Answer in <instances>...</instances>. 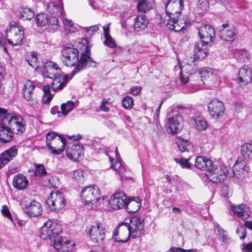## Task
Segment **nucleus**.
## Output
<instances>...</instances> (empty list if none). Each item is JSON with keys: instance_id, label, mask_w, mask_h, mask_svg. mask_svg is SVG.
Masks as SVG:
<instances>
[{"instance_id": "f257e3e1", "label": "nucleus", "mask_w": 252, "mask_h": 252, "mask_svg": "<svg viewBox=\"0 0 252 252\" xmlns=\"http://www.w3.org/2000/svg\"><path fill=\"white\" fill-rule=\"evenodd\" d=\"M62 231L61 225L57 220H49L40 228V237L42 239L50 240L54 248L60 252H67L71 245L68 240L63 239L59 235Z\"/></svg>"}, {"instance_id": "f03ea898", "label": "nucleus", "mask_w": 252, "mask_h": 252, "mask_svg": "<svg viewBox=\"0 0 252 252\" xmlns=\"http://www.w3.org/2000/svg\"><path fill=\"white\" fill-rule=\"evenodd\" d=\"M144 219L140 216H136L131 218L129 223L126 222L120 224L115 229L113 234V239L115 241L125 243L128 241V237L125 239H121L118 237L119 231L121 227L122 229L128 233V235L133 238L138 237L141 235L144 231Z\"/></svg>"}, {"instance_id": "7ed1b4c3", "label": "nucleus", "mask_w": 252, "mask_h": 252, "mask_svg": "<svg viewBox=\"0 0 252 252\" xmlns=\"http://www.w3.org/2000/svg\"><path fill=\"white\" fill-rule=\"evenodd\" d=\"M229 170L230 168L224 165L216 166L212 164V169L208 170V178L214 183H219L223 182L227 177H231L233 175L237 176L238 178H242L246 176L244 171L242 167L239 170H237V166L234 165L232 173H230Z\"/></svg>"}, {"instance_id": "20e7f679", "label": "nucleus", "mask_w": 252, "mask_h": 252, "mask_svg": "<svg viewBox=\"0 0 252 252\" xmlns=\"http://www.w3.org/2000/svg\"><path fill=\"white\" fill-rule=\"evenodd\" d=\"M5 35L9 44L13 46L21 45L24 39V28L18 24H10L6 29Z\"/></svg>"}, {"instance_id": "39448f33", "label": "nucleus", "mask_w": 252, "mask_h": 252, "mask_svg": "<svg viewBox=\"0 0 252 252\" xmlns=\"http://www.w3.org/2000/svg\"><path fill=\"white\" fill-rule=\"evenodd\" d=\"M79 52L73 45L63 46L61 51V60L66 66H76L78 63Z\"/></svg>"}, {"instance_id": "423d86ee", "label": "nucleus", "mask_w": 252, "mask_h": 252, "mask_svg": "<svg viewBox=\"0 0 252 252\" xmlns=\"http://www.w3.org/2000/svg\"><path fill=\"white\" fill-rule=\"evenodd\" d=\"M81 197L86 204H94L100 201V190L95 185L84 188L82 189Z\"/></svg>"}, {"instance_id": "0eeeda50", "label": "nucleus", "mask_w": 252, "mask_h": 252, "mask_svg": "<svg viewBox=\"0 0 252 252\" xmlns=\"http://www.w3.org/2000/svg\"><path fill=\"white\" fill-rule=\"evenodd\" d=\"M85 49V51L81 54L80 59L78 60V63H77L76 67L72 71L73 75L79 72L86 66L93 67L96 66L97 63L94 61L90 56L91 49L90 47L86 46Z\"/></svg>"}, {"instance_id": "6e6552de", "label": "nucleus", "mask_w": 252, "mask_h": 252, "mask_svg": "<svg viewBox=\"0 0 252 252\" xmlns=\"http://www.w3.org/2000/svg\"><path fill=\"white\" fill-rule=\"evenodd\" d=\"M65 199L63 194L59 191H52L45 203L51 210L57 211L64 208Z\"/></svg>"}, {"instance_id": "1a4fd4ad", "label": "nucleus", "mask_w": 252, "mask_h": 252, "mask_svg": "<svg viewBox=\"0 0 252 252\" xmlns=\"http://www.w3.org/2000/svg\"><path fill=\"white\" fill-rule=\"evenodd\" d=\"M4 121L13 133H22L26 130V121L19 115L13 114L10 116L8 120L5 119Z\"/></svg>"}, {"instance_id": "9d476101", "label": "nucleus", "mask_w": 252, "mask_h": 252, "mask_svg": "<svg viewBox=\"0 0 252 252\" xmlns=\"http://www.w3.org/2000/svg\"><path fill=\"white\" fill-rule=\"evenodd\" d=\"M184 7L183 0H168L165 3V10L169 18L179 17Z\"/></svg>"}, {"instance_id": "9b49d317", "label": "nucleus", "mask_w": 252, "mask_h": 252, "mask_svg": "<svg viewBox=\"0 0 252 252\" xmlns=\"http://www.w3.org/2000/svg\"><path fill=\"white\" fill-rule=\"evenodd\" d=\"M35 85L31 80H27L25 83L22 91L24 98L29 102L30 105L32 107H36L38 104L37 100L33 97V91Z\"/></svg>"}, {"instance_id": "f8f14e48", "label": "nucleus", "mask_w": 252, "mask_h": 252, "mask_svg": "<svg viewBox=\"0 0 252 252\" xmlns=\"http://www.w3.org/2000/svg\"><path fill=\"white\" fill-rule=\"evenodd\" d=\"M198 35L204 43L211 44L215 37V30L211 26L204 24L199 28Z\"/></svg>"}, {"instance_id": "ddd939ff", "label": "nucleus", "mask_w": 252, "mask_h": 252, "mask_svg": "<svg viewBox=\"0 0 252 252\" xmlns=\"http://www.w3.org/2000/svg\"><path fill=\"white\" fill-rule=\"evenodd\" d=\"M166 126L168 127V132L172 134L178 133L183 126V119L181 115H176L174 117L167 119Z\"/></svg>"}, {"instance_id": "4468645a", "label": "nucleus", "mask_w": 252, "mask_h": 252, "mask_svg": "<svg viewBox=\"0 0 252 252\" xmlns=\"http://www.w3.org/2000/svg\"><path fill=\"white\" fill-rule=\"evenodd\" d=\"M220 38L224 40L231 42L236 38V30L232 25H230L228 22L221 25L220 28Z\"/></svg>"}, {"instance_id": "2eb2a0df", "label": "nucleus", "mask_w": 252, "mask_h": 252, "mask_svg": "<svg viewBox=\"0 0 252 252\" xmlns=\"http://www.w3.org/2000/svg\"><path fill=\"white\" fill-rule=\"evenodd\" d=\"M126 196L122 191L116 192L109 199V204L114 210H119L125 206Z\"/></svg>"}, {"instance_id": "dca6fc26", "label": "nucleus", "mask_w": 252, "mask_h": 252, "mask_svg": "<svg viewBox=\"0 0 252 252\" xmlns=\"http://www.w3.org/2000/svg\"><path fill=\"white\" fill-rule=\"evenodd\" d=\"M62 73L58 64L52 61L47 62L42 69L43 76L51 79H53V77L61 74Z\"/></svg>"}, {"instance_id": "f3484780", "label": "nucleus", "mask_w": 252, "mask_h": 252, "mask_svg": "<svg viewBox=\"0 0 252 252\" xmlns=\"http://www.w3.org/2000/svg\"><path fill=\"white\" fill-rule=\"evenodd\" d=\"M208 110L211 116L220 118L224 114V107L221 101L213 100L208 103Z\"/></svg>"}, {"instance_id": "a211bd4d", "label": "nucleus", "mask_w": 252, "mask_h": 252, "mask_svg": "<svg viewBox=\"0 0 252 252\" xmlns=\"http://www.w3.org/2000/svg\"><path fill=\"white\" fill-rule=\"evenodd\" d=\"M104 229L98 224L92 226L89 229L91 239L94 243H99L105 238Z\"/></svg>"}, {"instance_id": "6ab92c4d", "label": "nucleus", "mask_w": 252, "mask_h": 252, "mask_svg": "<svg viewBox=\"0 0 252 252\" xmlns=\"http://www.w3.org/2000/svg\"><path fill=\"white\" fill-rule=\"evenodd\" d=\"M211 45V44L204 43L202 40L196 42L193 49L195 58L199 60L205 59L208 53V47Z\"/></svg>"}, {"instance_id": "aec40b11", "label": "nucleus", "mask_w": 252, "mask_h": 252, "mask_svg": "<svg viewBox=\"0 0 252 252\" xmlns=\"http://www.w3.org/2000/svg\"><path fill=\"white\" fill-rule=\"evenodd\" d=\"M232 210L235 215L243 220L248 219L251 215V211L246 204H241L238 205L231 206Z\"/></svg>"}, {"instance_id": "412c9836", "label": "nucleus", "mask_w": 252, "mask_h": 252, "mask_svg": "<svg viewBox=\"0 0 252 252\" xmlns=\"http://www.w3.org/2000/svg\"><path fill=\"white\" fill-rule=\"evenodd\" d=\"M201 81H202L203 84H205L204 81H213L217 82L216 84L219 82V77L216 73H215L213 69L210 67H206L202 69L199 72Z\"/></svg>"}, {"instance_id": "4be33fe9", "label": "nucleus", "mask_w": 252, "mask_h": 252, "mask_svg": "<svg viewBox=\"0 0 252 252\" xmlns=\"http://www.w3.org/2000/svg\"><path fill=\"white\" fill-rule=\"evenodd\" d=\"M52 83L51 84V89L54 92L57 90L62 89L66 84L68 81V75L63 74L62 73L61 74H59L52 79Z\"/></svg>"}, {"instance_id": "5701e85b", "label": "nucleus", "mask_w": 252, "mask_h": 252, "mask_svg": "<svg viewBox=\"0 0 252 252\" xmlns=\"http://www.w3.org/2000/svg\"><path fill=\"white\" fill-rule=\"evenodd\" d=\"M25 212L31 217L38 216L42 214L41 205L38 202L33 200L25 207Z\"/></svg>"}, {"instance_id": "b1692460", "label": "nucleus", "mask_w": 252, "mask_h": 252, "mask_svg": "<svg viewBox=\"0 0 252 252\" xmlns=\"http://www.w3.org/2000/svg\"><path fill=\"white\" fill-rule=\"evenodd\" d=\"M213 162L211 159L202 156H198L196 158L195 166L198 169L208 171L212 169Z\"/></svg>"}, {"instance_id": "393cba45", "label": "nucleus", "mask_w": 252, "mask_h": 252, "mask_svg": "<svg viewBox=\"0 0 252 252\" xmlns=\"http://www.w3.org/2000/svg\"><path fill=\"white\" fill-rule=\"evenodd\" d=\"M17 155V149L15 146L11 147L9 149L4 151L1 154L0 161V167L6 164L10 160Z\"/></svg>"}, {"instance_id": "a878e982", "label": "nucleus", "mask_w": 252, "mask_h": 252, "mask_svg": "<svg viewBox=\"0 0 252 252\" xmlns=\"http://www.w3.org/2000/svg\"><path fill=\"white\" fill-rule=\"evenodd\" d=\"M12 185L15 189L18 190H22L28 188L29 181L25 176L19 173L14 176Z\"/></svg>"}, {"instance_id": "bb28decb", "label": "nucleus", "mask_w": 252, "mask_h": 252, "mask_svg": "<svg viewBox=\"0 0 252 252\" xmlns=\"http://www.w3.org/2000/svg\"><path fill=\"white\" fill-rule=\"evenodd\" d=\"M58 4L53 1L49 2L47 5V9L51 15L62 16L63 14V4L61 0H57Z\"/></svg>"}, {"instance_id": "cd10ccee", "label": "nucleus", "mask_w": 252, "mask_h": 252, "mask_svg": "<svg viewBox=\"0 0 252 252\" xmlns=\"http://www.w3.org/2000/svg\"><path fill=\"white\" fill-rule=\"evenodd\" d=\"M82 149L79 145L71 144L66 149L67 157L73 160H77L81 156Z\"/></svg>"}, {"instance_id": "c85d7f7f", "label": "nucleus", "mask_w": 252, "mask_h": 252, "mask_svg": "<svg viewBox=\"0 0 252 252\" xmlns=\"http://www.w3.org/2000/svg\"><path fill=\"white\" fill-rule=\"evenodd\" d=\"M148 23V19L145 15H138L134 20V30L136 32H140L147 28Z\"/></svg>"}, {"instance_id": "c756f323", "label": "nucleus", "mask_w": 252, "mask_h": 252, "mask_svg": "<svg viewBox=\"0 0 252 252\" xmlns=\"http://www.w3.org/2000/svg\"><path fill=\"white\" fill-rule=\"evenodd\" d=\"M177 17L169 18L167 24V28L170 30H174L176 32H179L185 29V25H183L182 19H177Z\"/></svg>"}, {"instance_id": "7c9ffc66", "label": "nucleus", "mask_w": 252, "mask_h": 252, "mask_svg": "<svg viewBox=\"0 0 252 252\" xmlns=\"http://www.w3.org/2000/svg\"><path fill=\"white\" fill-rule=\"evenodd\" d=\"M13 136V132L6 125H0V141L2 143L10 142Z\"/></svg>"}, {"instance_id": "2f4dec72", "label": "nucleus", "mask_w": 252, "mask_h": 252, "mask_svg": "<svg viewBox=\"0 0 252 252\" xmlns=\"http://www.w3.org/2000/svg\"><path fill=\"white\" fill-rule=\"evenodd\" d=\"M252 75V71L248 67H241L238 72L239 83L244 84H247L251 81V78Z\"/></svg>"}, {"instance_id": "473e14b6", "label": "nucleus", "mask_w": 252, "mask_h": 252, "mask_svg": "<svg viewBox=\"0 0 252 252\" xmlns=\"http://www.w3.org/2000/svg\"><path fill=\"white\" fill-rule=\"evenodd\" d=\"M190 123L199 130H205L208 126L206 120L199 116L192 117L190 120Z\"/></svg>"}, {"instance_id": "72a5a7b5", "label": "nucleus", "mask_w": 252, "mask_h": 252, "mask_svg": "<svg viewBox=\"0 0 252 252\" xmlns=\"http://www.w3.org/2000/svg\"><path fill=\"white\" fill-rule=\"evenodd\" d=\"M125 206L128 213L134 214L140 208V199L138 197H135L133 200H126Z\"/></svg>"}, {"instance_id": "f704fd0d", "label": "nucleus", "mask_w": 252, "mask_h": 252, "mask_svg": "<svg viewBox=\"0 0 252 252\" xmlns=\"http://www.w3.org/2000/svg\"><path fill=\"white\" fill-rule=\"evenodd\" d=\"M51 147L52 149H48L50 151L51 153L55 155L60 154L64 150V147L65 145V140L63 141L62 139L58 141H50Z\"/></svg>"}, {"instance_id": "c9c22d12", "label": "nucleus", "mask_w": 252, "mask_h": 252, "mask_svg": "<svg viewBox=\"0 0 252 252\" xmlns=\"http://www.w3.org/2000/svg\"><path fill=\"white\" fill-rule=\"evenodd\" d=\"M214 230L219 240L224 244H228L230 238L228 237L227 232L224 230L219 224H215Z\"/></svg>"}, {"instance_id": "e433bc0d", "label": "nucleus", "mask_w": 252, "mask_h": 252, "mask_svg": "<svg viewBox=\"0 0 252 252\" xmlns=\"http://www.w3.org/2000/svg\"><path fill=\"white\" fill-rule=\"evenodd\" d=\"M154 3V0H140L137 4V10L140 12H146L153 7Z\"/></svg>"}, {"instance_id": "4c0bfd02", "label": "nucleus", "mask_w": 252, "mask_h": 252, "mask_svg": "<svg viewBox=\"0 0 252 252\" xmlns=\"http://www.w3.org/2000/svg\"><path fill=\"white\" fill-rule=\"evenodd\" d=\"M62 139L63 141H65V139L60 134L55 132H49L46 135V146L48 149H52L51 147V142L50 141H58L59 140Z\"/></svg>"}, {"instance_id": "58836bf2", "label": "nucleus", "mask_w": 252, "mask_h": 252, "mask_svg": "<svg viewBox=\"0 0 252 252\" xmlns=\"http://www.w3.org/2000/svg\"><path fill=\"white\" fill-rule=\"evenodd\" d=\"M241 154L245 158H252V145L246 143L241 148Z\"/></svg>"}, {"instance_id": "ea45409f", "label": "nucleus", "mask_w": 252, "mask_h": 252, "mask_svg": "<svg viewBox=\"0 0 252 252\" xmlns=\"http://www.w3.org/2000/svg\"><path fill=\"white\" fill-rule=\"evenodd\" d=\"M20 13V16L24 20H31L34 15V12L32 10L28 7L22 8Z\"/></svg>"}, {"instance_id": "a19ab883", "label": "nucleus", "mask_w": 252, "mask_h": 252, "mask_svg": "<svg viewBox=\"0 0 252 252\" xmlns=\"http://www.w3.org/2000/svg\"><path fill=\"white\" fill-rule=\"evenodd\" d=\"M37 26L43 27L49 22V16L44 13H39L35 18Z\"/></svg>"}, {"instance_id": "79ce46f5", "label": "nucleus", "mask_w": 252, "mask_h": 252, "mask_svg": "<svg viewBox=\"0 0 252 252\" xmlns=\"http://www.w3.org/2000/svg\"><path fill=\"white\" fill-rule=\"evenodd\" d=\"M43 93L44 94L42 101L44 104H48L51 101L53 97V94L50 93V86L49 85H45L44 87Z\"/></svg>"}, {"instance_id": "37998d69", "label": "nucleus", "mask_w": 252, "mask_h": 252, "mask_svg": "<svg viewBox=\"0 0 252 252\" xmlns=\"http://www.w3.org/2000/svg\"><path fill=\"white\" fill-rule=\"evenodd\" d=\"M178 149L182 153L188 151L190 148V145L188 140L179 139L177 142Z\"/></svg>"}, {"instance_id": "c03bdc74", "label": "nucleus", "mask_w": 252, "mask_h": 252, "mask_svg": "<svg viewBox=\"0 0 252 252\" xmlns=\"http://www.w3.org/2000/svg\"><path fill=\"white\" fill-rule=\"evenodd\" d=\"M74 107V103L72 101H68L61 105V108L62 113L63 115L66 116Z\"/></svg>"}, {"instance_id": "a18cd8bd", "label": "nucleus", "mask_w": 252, "mask_h": 252, "mask_svg": "<svg viewBox=\"0 0 252 252\" xmlns=\"http://www.w3.org/2000/svg\"><path fill=\"white\" fill-rule=\"evenodd\" d=\"M235 57L240 60L245 61L246 60H248L250 54L247 51L244 49H237L234 52Z\"/></svg>"}, {"instance_id": "49530a36", "label": "nucleus", "mask_w": 252, "mask_h": 252, "mask_svg": "<svg viewBox=\"0 0 252 252\" xmlns=\"http://www.w3.org/2000/svg\"><path fill=\"white\" fill-rule=\"evenodd\" d=\"M63 24L64 29L65 31L67 32L73 33L78 31L79 27L74 26V25L73 24L72 21L71 20L66 19L63 22Z\"/></svg>"}, {"instance_id": "de8ad7c7", "label": "nucleus", "mask_w": 252, "mask_h": 252, "mask_svg": "<svg viewBox=\"0 0 252 252\" xmlns=\"http://www.w3.org/2000/svg\"><path fill=\"white\" fill-rule=\"evenodd\" d=\"M111 167L115 169L116 171H118V173L119 174L121 177V180H123L124 178V173L122 171V170L123 169V167H122V163L119 159H117L116 160L115 164H113L111 166ZM116 173L117 174V172Z\"/></svg>"}, {"instance_id": "09e8293b", "label": "nucleus", "mask_w": 252, "mask_h": 252, "mask_svg": "<svg viewBox=\"0 0 252 252\" xmlns=\"http://www.w3.org/2000/svg\"><path fill=\"white\" fill-rule=\"evenodd\" d=\"M122 103L125 109H130L133 107V98L131 96H126L123 99Z\"/></svg>"}, {"instance_id": "8fccbe9b", "label": "nucleus", "mask_w": 252, "mask_h": 252, "mask_svg": "<svg viewBox=\"0 0 252 252\" xmlns=\"http://www.w3.org/2000/svg\"><path fill=\"white\" fill-rule=\"evenodd\" d=\"M175 161L179 164L183 168L190 169L192 164L190 163L187 159L185 158H175Z\"/></svg>"}, {"instance_id": "3c124183", "label": "nucleus", "mask_w": 252, "mask_h": 252, "mask_svg": "<svg viewBox=\"0 0 252 252\" xmlns=\"http://www.w3.org/2000/svg\"><path fill=\"white\" fill-rule=\"evenodd\" d=\"M10 114L7 113L5 110L2 109L0 108V125H6L7 122H5V119H8L10 118Z\"/></svg>"}, {"instance_id": "603ef678", "label": "nucleus", "mask_w": 252, "mask_h": 252, "mask_svg": "<svg viewBox=\"0 0 252 252\" xmlns=\"http://www.w3.org/2000/svg\"><path fill=\"white\" fill-rule=\"evenodd\" d=\"M246 226L240 225L236 230V234L239 237L240 239L244 240L246 238Z\"/></svg>"}, {"instance_id": "864d4df0", "label": "nucleus", "mask_w": 252, "mask_h": 252, "mask_svg": "<svg viewBox=\"0 0 252 252\" xmlns=\"http://www.w3.org/2000/svg\"><path fill=\"white\" fill-rule=\"evenodd\" d=\"M105 40L104 41V43L105 45L111 48H115L116 46L115 41L110 35H107L105 37Z\"/></svg>"}, {"instance_id": "5fc2aeb1", "label": "nucleus", "mask_w": 252, "mask_h": 252, "mask_svg": "<svg viewBox=\"0 0 252 252\" xmlns=\"http://www.w3.org/2000/svg\"><path fill=\"white\" fill-rule=\"evenodd\" d=\"M35 174L36 175L42 177L45 175L47 172L43 164H38L36 166Z\"/></svg>"}, {"instance_id": "6e6d98bb", "label": "nucleus", "mask_w": 252, "mask_h": 252, "mask_svg": "<svg viewBox=\"0 0 252 252\" xmlns=\"http://www.w3.org/2000/svg\"><path fill=\"white\" fill-rule=\"evenodd\" d=\"M73 178L78 181H82L84 180L83 172L81 170H75L73 174Z\"/></svg>"}, {"instance_id": "4d7b16f0", "label": "nucleus", "mask_w": 252, "mask_h": 252, "mask_svg": "<svg viewBox=\"0 0 252 252\" xmlns=\"http://www.w3.org/2000/svg\"><path fill=\"white\" fill-rule=\"evenodd\" d=\"M181 71L182 72L185 71L187 74H188V75L191 74L194 72V69L192 67V64H189V63H187L186 65H184L182 66L181 68Z\"/></svg>"}, {"instance_id": "13d9d810", "label": "nucleus", "mask_w": 252, "mask_h": 252, "mask_svg": "<svg viewBox=\"0 0 252 252\" xmlns=\"http://www.w3.org/2000/svg\"><path fill=\"white\" fill-rule=\"evenodd\" d=\"M1 212L3 216L6 217L10 220L13 221L12 217L7 206L3 205L2 207Z\"/></svg>"}, {"instance_id": "bf43d9fd", "label": "nucleus", "mask_w": 252, "mask_h": 252, "mask_svg": "<svg viewBox=\"0 0 252 252\" xmlns=\"http://www.w3.org/2000/svg\"><path fill=\"white\" fill-rule=\"evenodd\" d=\"M189 75L188 74H184L183 72L181 71L180 80L181 83L185 86V87H189V85H186V84L189 82Z\"/></svg>"}, {"instance_id": "052dcab7", "label": "nucleus", "mask_w": 252, "mask_h": 252, "mask_svg": "<svg viewBox=\"0 0 252 252\" xmlns=\"http://www.w3.org/2000/svg\"><path fill=\"white\" fill-rule=\"evenodd\" d=\"M61 16H56L55 15H51L49 17V22L52 25H57L58 24V17Z\"/></svg>"}, {"instance_id": "680f3d73", "label": "nucleus", "mask_w": 252, "mask_h": 252, "mask_svg": "<svg viewBox=\"0 0 252 252\" xmlns=\"http://www.w3.org/2000/svg\"><path fill=\"white\" fill-rule=\"evenodd\" d=\"M99 30L98 27L97 25H94L90 27L86 28V32L88 33H90V35H92L94 32H95Z\"/></svg>"}, {"instance_id": "e2e57ef3", "label": "nucleus", "mask_w": 252, "mask_h": 252, "mask_svg": "<svg viewBox=\"0 0 252 252\" xmlns=\"http://www.w3.org/2000/svg\"><path fill=\"white\" fill-rule=\"evenodd\" d=\"M142 87L140 86H135L131 88L130 93L133 95H136L141 91Z\"/></svg>"}, {"instance_id": "0e129e2a", "label": "nucleus", "mask_w": 252, "mask_h": 252, "mask_svg": "<svg viewBox=\"0 0 252 252\" xmlns=\"http://www.w3.org/2000/svg\"><path fill=\"white\" fill-rule=\"evenodd\" d=\"M190 250H186L182 248L172 247L167 252H190Z\"/></svg>"}, {"instance_id": "69168bd1", "label": "nucleus", "mask_w": 252, "mask_h": 252, "mask_svg": "<svg viewBox=\"0 0 252 252\" xmlns=\"http://www.w3.org/2000/svg\"><path fill=\"white\" fill-rule=\"evenodd\" d=\"M242 250L243 252H252V243L244 245Z\"/></svg>"}, {"instance_id": "338daca9", "label": "nucleus", "mask_w": 252, "mask_h": 252, "mask_svg": "<svg viewBox=\"0 0 252 252\" xmlns=\"http://www.w3.org/2000/svg\"><path fill=\"white\" fill-rule=\"evenodd\" d=\"M102 5V2L98 0H94L92 3V6L94 9H99Z\"/></svg>"}, {"instance_id": "774afa93", "label": "nucleus", "mask_w": 252, "mask_h": 252, "mask_svg": "<svg viewBox=\"0 0 252 252\" xmlns=\"http://www.w3.org/2000/svg\"><path fill=\"white\" fill-rule=\"evenodd\" d=\"M221 194L224 197H229V192L228 191V187L227 186H223L221 189Z\"/></svg>"}]
</instances>
